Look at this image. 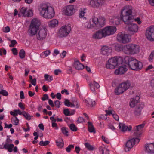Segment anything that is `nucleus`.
<instances>
[{"label":"nucleus","mask_w":154,"mask_h":154,"mask_svg":"<svg viewBox=\"0 0 154 154\" xmlns=\"http://www.w3.org/2000/svg\"><path fill=\"white\" fill-rule=\"evenodd\" d=\"M145 152L147 153H154V143H151L145 145Z\"/></svg>","instance_id":"aec40b11"},{"label":"nucleus","mask_w":154,"mask_h":154,"mask_svg":"<svg viewBox=\"0 0 154 154\" xmlns=\"http://www.w3.org/2000/svg\"><path fill=\"white\" fill-rule=\"evenodd\" d=\"M51 7L46 4H41L38 8L40 14L43 17L46 11L49 9V7Z\"/></svg>","instance_id":"2eb2a0df"},{"label":"nucleus","mask_w":154,"mask_h":154,"mask_svg":"<svg viewBox=\"0 0 154 154\" xmlns=\"http://www.w3.org/2000/svg\"><path fill=\"white\" fill-rule=\"evenodd\" d=\"M2 31L4 32L5 33L8 32L10 31V28L8 26L6 27L3 28Z\"/></svg>","instance_id":"864d4df0"},{"label":"nucleus","mask_w":154,"mask_h":154,"mask_svg":"<svg viewBox=\"0 0 154 154\" xmlns=\"http://www.w3.org/2000/svg\"><path fill=\"white\" fill-rule=\"evenodd\" d=\"M54 15V8L52 7H49L48 11H47L43 17L46 18L51 19L53 18Z\"/></svg>","instance_id":"f3484780"},{"label":"nucleus","mask_w":154,"mask_h":154,"mask_svg":"<svg viewBox=\"0 0 154 154\" xmlns=\"http://www.w3.org/2000/svg\"><path fill=\"white\" fill-rule=\"evenodd\" d=\"M88 131L91 133H96V131L92 122H88Z\"/></svg>","instance_id":"2f4dec72"},{"label":"nucleus","mask_w":154,"mask_h":154,"mask_svg":"<svg viewBox=\"0 0 154 154\" xmlns=\"http://www.w3.org/2000/svg\"><path fill=\"white\" fill-rule=\"evenodd\" d=\"M122 19L119 16L114 17L110 20V22L114 25H118L120 24Z\"/></svg>","instance_id":"393cba45"},{"label":"nucleus","mask_w":154,"mask_h":154,"mask_svg":"<svg viewBox=\"0 0 154 154\" xmlns=\"http://www.w3.org/2000/svg\"><path fill=\"white\" fill-rule=\"evenodd\" d=\"M58 23V21L56 19H53L48 23L49 25L51 27H54Z\"/></svg>","instance_id":"c9c22d12"},{"label":"nucleus","mask_w":154,"mask_h":154,"mask_svg":"<svg viewBox=\"0 0 154 154\" xmlns=\"http://www.w3.org/2000/svg\"><path fill=\"white\" fill-rule=\"evenodd\" d=\"M20 13L23 16L28 17H32L33 14L32 10H27V8L24 7L20 9Z\"/></svg>","instance_id":"dca6fc26"},{"label":"nucleus","mask_w":154,"mask_h":154,"mask_svg":"<svg viewBox=\"0 0 154 154\" xmlns=\"http://www.w3.org/2000/svg\"><path fill=\"white\" fill-rule=\"evenodd\" d=\"M97 17L94 16H93L87 25V27L88 29H90L96 27V23H95V22H97Z\"/></svg>","instance_id":"6ab92c4d"},{"label":"nucleus","mask_w":154,"mask_h":154,"mask_svg":"<svg viewBox=\"0 0 154 154\" xmlns=\"http://www.w3.org/2000/svg\"><path fill=\"white\" fill-rule=\"evenodd\" d=\"M140 139L139 138L134 137L128 140L126 142L125 147V151L126 152L129 151L134 145L135 143H138Z\"/></svg>","instance_id":"423d86ee"},{"label":"nucleus","mask_w":154,"mask_h":154,"mask_svg":"<svg viewBox=\"0 0 154 154\" xmlns=\"http://www.w3.org/2000/svg\"><path fill=\"white\" fill-rule=\"evenodd\" d=\"M23 115L25 118L27 120H30L31 119V117H33L32 116L29 115L27 112L25 111H23Z\"/></svg>","instance_id":"4c0bfd02"},{"label":"nucleus","mask_w":154,"mask_h":154,"mask_svg":"<svg viewBox=\"0 0 154 154\" xmlns=\"http://www.w3.org/2000/svg\"><path fill=\"white\" fill-rule=\"evenodd\" d=\"M74 147V146L73 145H69L68 147L66 148V151L68 152H69L71 151V149H73Z\"/></svg>","instance_id":"3c124183"},{"label":"nucleus","mask_w":154,"mask_h":154,"mask_svg":"<svg viewBox=\"0 0 154 154\" xmlns=\"http://www.w3.org/2000/svg\"><path fill=\"white\" fill-rule=\"evenodd\" d=\"M79 104L78 102H77V100H74L72 99V106L71 107H76V108H79Z\"/></svg>","instance_id":"58836bf2"},{"label":"nucleus","mask_w":154,"mask_h":154,"mask_svg":"<svg viewBox=\"0 0 154 154\" xmlns=\"http://www.w3.org/2000/svg\"><path fill=\"white\" fill-rule=\"evenodd\" d=\"M45 79L48 82H50L53 80L52 76H50L48 74H45L44 75Z\"/></svg>","instance_id":"79ce46f5"},{"label":"nucleus","mask_w":154,"mask_h":154,"mask_svg":"<svg viewBox=\"0 0 154 154\" xmlns=\"http://www.w3.org/2000/svg\"><path fill=\"white\" fill-rule=\"evenodd\" d=\"M97 2L99 6L104 5L106 2L105 0H97Z\"/></svg>","instance_id":"603ef678"},{"label":"nucleus","mask_w":154,"mask_h":154,"mask_svg":"<svg viewBox=\"0 0 154 154\" xmlns=\"http://www.w3.org/2000/svg\"><path fill=\"white\" fill-rule=\"evenodd\" d=\"M124 62L133 70L139 71L143 67V64L141 62L131 57L125 56L124 58Z\"/></svg>","instance_id":"f03ea898"},{"label":"nucleus","mask_w":154,"mask_h":154,"mask_svg":"<svg viewBox=\"0 0 154 154\" xmlns=\"http://www.w3.org/2000/svg\"><path fill=\"white\" fill-rule=\"evenodd\" d=\"M90 5L94 8H97L99 7L97 0V1L94 0H91L90 2Z\"/></svg>","instance_id":"e433bc0d"},{"label":"nucleus","mask_w":154,"mask_h":154,"mask_svg":"<svg viewBox=\"0 0 154 154\" xmlns=\"http://www.w3.org/2000/svg\"><path fill=\"white\" fill-rule=\"evenodd\" d=\"M112 51V49L107 46H103L101 49V53L103 55L108 54Z\"/></svg>","instance_id":"a878e982"},{"label":"nucleus","mask_w":154,"mask_h":154,"mask_svg":"<svg viewBox=\"0 0 154 154\" xmlns=\"http://www.w3.org/2000/svg\"><path fill=\"white\" fill-rule=\"evenodd\" d=\"M85 145L86 148L89 150L92 151L94 149V147L93 146L91 145L88 143H85Z\"/></svg>","instance_id":"ea45409f"},{"label":"nucleus","mask_w":154,"mask_h":154,"mask_svg":"<svg viewBox=\"0 0 154 154\" xmlns=\"http://www.w3.org/2000/svg\"><path fill=\"white\" fill-rule=\"evenodd\" d=\"M139 97L138 96H136L135 98L131 99L130 102V106L131 108L135 107L136 104L139 102Z\"/></svg>","instance_id":"cd10ccee"},{"label":"nucleus","mask_w":154,"mask_h":154,"mask_svg":"<svg viewBox=\"0 0 154 154\" xmlns=\"http://www.w3.org/2000/svg\"><path fill=\"white\" fill-rule=\"evenodd\" d=\"M48 103L51 107H54V105L53 103V101L51 99H49Z\"/></svg>","instance_id":"0e129e2a"},{"label":"nucleus","mask_w":154,"mask_h":154,"mask_svg":"<svg viewBox=\"0 0 154 154\" xmlns=\"http://www.w3.org/2000/svg\"><path fill=\"white\" fill-rule=\"evenodd\" d=\"M146 36L149 41H154V26H151L146 30Z\"/></svg>","instance_id":"9b49d317"},{"label":"nucleus","mask_w":154,"mask_h":154,"mask_svg":"<svg viewBox=\"0 0 154 154\" xmlns=\"http://www.w3.org/2000/svg\"><path fill=\"white\" fill-rule=\"evenodd\" d=\"M12 51L13 54L15 55H17L18 54V52L16 48H14L12 49Z\"/></svg>","instance_id":"bf43d9fd"},{"label":"nucleus","mask_w":154,"mask_h":154,"mask_svg":"<svg viewBox=\"0 0 154 154\" xmlns=\"http://www.w3.org/2000/svg\"><path fill=\"white\" fill-rule=\"evenodd\" d=\"M38 29L35 26L30 25L28 30L29 35L32 36L35 35L36 33L37 34V30Z\"/></svg>","instance_id":"b1692460"},{"label":"nucleus","mask_w":154,"mask_h":154,"mask_svg":"<svg viewBox=\"0 0 154 154\" xmlns=\"http://www.w3.org/2000/svg\"><path fill=\"white\" fill-rule=\"evenodd\" d=\"M93 85L97 88H99L100 87V85L98 83L95 81H94L93 84Z\"/></svg>","instance_id":"e2e57ef3"},{"label":"nucleus","mask_w":154,"mask_h":154,"mask_svg":"<svg viewBox=\"0 0 154 154\" xmlns=\"http://www.w3.org/2000/svg\"><path fill=\"white\" fill-rule=\"evenodd\" d=\"M48 97L47 94H44L43 97L42 98L43 101H44L48 99Z\"/></svg>","instance_id":"774afa93"},{"label":"nucleus","mask_w":154,"mask_h":154,"mask_svg":"<svg viewBox=\"0 0 154 154\" xmlns=\"http://www.w3.org/2000/svg\"><path fill=\"white\" fill-rule=\"evenodd\" d=\"M145 125V124L144 123H142L136 126V128H134L133 136L139 138L142 134L141 131Z\"/></svg>","instance_id":"f8f14e48"},{"label":"nucleus","mask_w":154,"mask_h":154,"mask_svg":"<svg viewBox=\"0 0 154 154\" xmlns=\"http://www.w3.org/2000/svg\"><path fill=\"white\" fill-rule=\"evenodd\" d=\"M10 114L11 115L16 117L17 116L18 114L19 115H23V111L22 112L19 109H16L14 110L13 112L12 111H10Z\"/></svg>","instance_id":"473e14b6"},{"label":"nucleus","mask_w":154,"mask_h":154,"mask_svg":"<svg viewBox=\"0 0 154 154\" xmlns=\"http://www.w3.org/2000/svg\"><path fill=\"white\" fill-rule=\"evenodd\" d=\"M105 37L113 34L116 31V28L114 26H110L105 27L102 29Z\"/></svg>","instance_id":"6e6552de"},{"label":"nucleus","mask_w":154,"mask_h":154,"mask_svg":"<svg viewBox=\"0 0 154 154\" xmlns=\"http://www.w3.org/2000/svg\"><path fill=\"white\" fill-rule=\"evenodd\" d=\"M132 7L130 5H126L121 11V17L125 23L127 25L131 24V22L134 19L132 15Z\"/></svg>","instance_id":"f257e3e1"},{"label":"nucleus","mask_w":154,"mask_h":154,"mask_svg":"<svg viewBox=\"0 0 154 154\" xmlns=\"http://www.w3.org/2000/svg\"><path fill=\"white\" fill-rule=\"evenodd\" d=\"M20 58L23 59L25 58V52L23 49H21L19 53Z\"/></svg>","instance_id":"37998d69"},{"label":"nucleus","mask_w":154,"mask_h":154,"mask_svg":"<svg viewBox=\"0 0 154 154\" xmlns=\"http://www.w3.org/2000/svg\"><path fill=\"white\" fill-rule=\"evenodd\" d=\"M11 120L13 121V124L16 125L19 124V119L16 117L13 116Z\"/></svg>","instance_id":"c03bdc74"},{"label":"nucleus","mask_w":154,"mask_h":154,"mask_svg":"<svg viewBox=\"0 0 154 154\" xmlns=\"http://www.w3.org/2000/svg\"><path fill=\"white\" fill-rule=\"evenodd\" d=\"M63 113L66 116H69L72 115L74 113L70 114V111L68 109H64L63 110Z\"/></svg>","instance_id":"8fccbe9b"},{"label":"nucleus","mask_w":154,"mask_h":154,"mask_svg":"<svg viewBox=\"0 0 154 154\" xmlns=\"http://www.w3.org/2000/svg\"><path fill=\"white\" fill-rule=\"evenodd\" d=\"M99 150L100 152H102V154H109V150L105 147L100 146L99 148Z\"/></svg>","instance_id":"72a5a7b5"},{"label":"nucleus","mask_w":154,"mask_h":154,"mask_svg":"<svg viewBox=\"0 0 154 154\" xmlns=\"http://www.w3.org/2000/svg\"><path fill=\"white\" fill-rule=\"evenodd\" d=\"M130 35L120 32L118 34L117 39L119 42L125 44L130 41Z\"/></svg>","instance_id":"1a4fd4ad"},{"label":"nucleus","mask_w":154,"mask_h":154,"mask_svg":"<svg viewBox=\"0 0 154 154\" xmlns=\"http://www.w3.org/2000/svg\"><path fill=\"white\" fill-rule=\"evenodd\" d=\"M85 100L86 103V106L88 107H91V102L87 100Z\"/></svg>","instance_id":"338daca9"},{"label":"nucleus","mask_w":154,"mask_h":154,"mask_svg":"<svg viewBox=\"0 0 154 154\" xmlns=\"http://www.w3.org/2000/svg\"><path fill=\"white\" fill-rule=\"evenodd\" d=\"M71 30V27L69 26H62L59 30L58 36L59 37H63L67 36Z\"/></svg>","instance_id":"0eeeda50"},{"label":"nucleus","mask_w":154,"mask_h":154,"mask_svg":"<svg viewBox=\"0 0 154 154\" xmlns=\"http://www.w3.org/2000/svg\"><path fill=\"white\" fill-rule=\"evenodd\" d=\"M64 105L68 106L69 107L72 106V103L69 102V100L67 99H65L64 102Z\"/></svg>","instance_id":"09e8293b"},{"label":"nucleus","mask_w":154,"mask_h":154,"mask_svg":"<svg viewBox=\"0 0 154 154\" xmlns=\"http://www.w3.org/2000/svg\"><path fill=\"white\" fill-rule=\"evenodd\" d=\"M123 58L120 56H116L109 59L106 64V67L108 69H114L116 67L122 63Z\"/></svg>","instance_id":"20e7f679"},{"label":"nucleus","mask_w":154,"mask_h":154,"mask_svg":"<svg viewBox=\"0 0 154 154\" xmlns=\"http://www.w3.org/2000/svg\"><path fill=\"white\" fill-rule=\"evenodd\" d=\"M50 143V142L49 141L46 140L45 141H43L42 140L39 142V144L41 146H45L48 145Z\"/></svg>","instance_id":"a18cd8bd"},{"label":"nucleus","mask_w":154,"mask_h":154,"mask_svg":"<svg viewBox=\"0 0 154 154\" xmlns=\"http://www.w3.org/2000/svg\"><path fill=\"white\" fill-rule=\"evenodd\" d=\"M119 127L121 131L122 132H125L128 130V131H130L132 129V127L130 125L128 127L124 124L120 123L119 125Z\"/></svg>","instance_id":"bb28decb"},{"label":"nucleus","mask_w":154,"mask_h":154,"mask_svg":"<svg viewBox=\"0 0 154 154\" xmlns=\"http://www.w3.org/2000/svg\"><path fill=\"white\" fill-rule=\"evenodd\" d=\"M11 44L9 45L10 47H13L17 43V41L15 40H11Z\"/></svg>","instance_id":"5fc2aeb1"},{"label":"nucleus","mask_w":154,"mask_h":154,"mask_svg":"<svg viewBox=\"0 0 154 154\" xmlns=\"http://www.w3.org/2000/svg\"><path fill=\"white\" fill-rule=\"evenodd\" d=\"M97 21L95 22L96 27L99 28L103 27L105 24V19L104 17H101L99 19L97 18Z\"/></svg>","instance_id":"412c9836"},{"label":"nucleus","mask_w":154,"mask_h":154,"mask_svg":"<svg viewBox=\"0 0 154 154\" xmlns=\"http://www.w3.org/2000/svg\"><path fill=\"white\" fill-rule=\"evenodd\" d=\"M74 66L77 70L82 69L84 68L83 64L80 63L79 61H75L74 63Z\"/></svg>","instance_id":"c756f323"},{"label":"nucleus","mask_w":154,"mask_h":154,"mask_svg":"<svg viewBox=\"0 0 154 154\" xmlns=\"http://www.w3.org/2000/svg\"><path fill=\"white\" fill-rule=\"evenodd\" d=\"M144 107L143 104L140 103L137 106L134 110V114L136 117H138L141 115L142 110Z\"/></svg>","instance_id":"ddd939ff"},{"label":"nucleus","mask_w":154,"mask_h":154,"mask_svg":"<svg viewBox=\"0 0 154 154\" xmlns=\"http://www.w3.org/2000/svg\"><path fill=\"white\" fill-rule=\"evenodd\" d=\"M14 147V145L13 144H8V143H6L4 145L3 148L7 149L8 152H12L13 151V148Z\"/></svg>","instance_id":"7c9ffc66"},{"label":"nucleus","mask_w":154,"mask_h":154,"mask_svg":"<svg viewBox=\"0 0 154 154\" xmlns=\"http://www.w3.org/2000/svg\"><path fill=\"white\" fill-rule=\"evenodd\" d=\"M140 48L139 45L135 44L124 45L123 52L127 54H133L138 53Z\"/></svg>","instance_id":"7ed1b4c3"},{"label":"nucleus","mask_w":154,"mask_h":154,"mask_svg":"<svg viewBox=\"0 0 154 154\" xmlns=\"http://www.w3.org/2000/svg\"><path fill=\"white\" fill-rule=\"evenodd\" d=\"M105 111L106 112V114H105L106 116L107 115H110V114L112 115L114 113V111H109V110H106Z\"/></svg>","instance_id":"6e6d98bb"},{"label":"nucleus","mask_w":154,"mask_h":154,"mask_svg":"<svg viewBox=\"0 0 154 154\" xmlns=\"http://www.w3.org/2000/svg\"><path fill=\"white\" fill-rule=\"evenodd\" d=\"M84 119L82 117H79L77 121L79 123H82L84 121Z\"/></svg>","instance_id":"69168bd1"},{"label":"nucleus","mask_w":154,"mask_h":154,"mask_svg":"<svg viewBox=\"0 0 154 154\" xmlns=\"http://www.w3.org/2000/svg\"><path fill=\"white\" fill-rule=\"evenodd\" d=\"M47 35V29L45 28L39 29L37 32V39L40 40H43L45 38Z\"/></svg>","instance_id":"9d476101"},{"label":"nucleus","mask_w":154,"mask_h":154,"mask_svg":"<svg viewBox=\"0 0 154 154\" xmlns=\"http://www.w3.org/2000/svg\"><path fill=\"white\" fill-rule=\"evenodd\" d=\"M61 142H59L57 141H56V143L57 146L59 147H63L64 146V143L62 139H61Z\"/></svg>","instance_id":"de8ad7c7"},{"label":"nucleus","mask_w":154,"mask_h":154,"mask_svg":"<svg viewBox=\"0 0 154 154\" xmlns=\"http://www.w3.org/2000/svg\"><path fill=\"white\" fill-rule=\"evenodd\" d=\"M124 45L121 44H117L115 46V50L117 51L123 52V47Z\"/></svg>","instance_id":"f704fd0d"},{"label":"nucleus","mask_w":154,"mask_h":154,"mask_svg":"<svg viewBox=\"0 0 154 154\" xmlns=\"http://www.w3.org/2000/svg\"><path fill=\"white\" fill-rule=\"evenodd\" d=\"M63 12L65 15L68 16L72 15L75 12L73 6L72 5L66 6L63 10Z\"/></svg>","instance_id":"4468645a"},{"label":"nucleus","mask_w":154,"mask_h":154,"mask_svg":"<svg viewBox=\"0 0 154 154\" xmlns=\"http://www.w3.org/2000/svg\"><path fill=\"white\" fill-rule=\"evenodd\" d=\"M130 82L128 80L121 83L115 89V94L119 95L123 93L130 88Z\"/></svg>","instance_id":"39448f33"},{"label":"nucleus","mask_w":154,"mask_h":154,"mask_svg":"<svg viewBox=\"0 0 154 154\" xmlns=\"http://www.w3.org/2000/svg\"><path fill=\"white\" fill-rule=\"evenodd\" d=\"M68 129L65 127H63L61 128V130L62 133L66 136H69L68 132L67 130Z\"/></svg>","instance_id":"a19ab883"},{"label":"nucleus","mask_w":154,"mask_h":154,"mask_svg":"<svg viewBox=\"0 0 154 154\" xmlns=\"http://www.w3.org/2000/svg\"><path fill=\"white\" fill-rule=\"evenodd\" d=\"M0 94L7 96L8 95V93L6 90H3L0 92Z\"/></svg>","instance_id":"4d7b16f0"},{"label":"nucleus","mask_w":154,"mask_h":154,"mask_svg":"<svg viewBox=\"0 0 154 154\" xmlns=\"http://www.w3.org/2000/svg\"><path fill=\"white\" fill-rule=\"evenodd\" d=\"M92 37L96 39H100L105 37L102 29L96 32L93 34Z\"/></svg>","instance_id":"4be33fe9"},{"label":"nucleus","mask_w":154,"mask_h":154,"mask_svg":"<svg viewBox=\"0 0 154 154\" xmlns=\"http://www.w3.org/2000/svg\"><path fill=\"white\" fill-rule=\"evenodd\" d=\"M70 129L73 131H77V128L76 126L73 124H71L69 125Z\"/></svg>","instance_id":"49530a36"},{"label":"nucleus","mask_w":154,"mask_h":154,"mask_svg":"<svg viewBox=\"0 0 154 154\" xmlns=\"http://www.w3.org/2000/svg\"><path fill=\"white\" fill-rule=\"evenodd\" d=\"M132 21V20L131 22V24L128 25L129 26L128 27V30L130 34H133L137 32L138 27L136 24H132L131 23Z\"/></svg>","instance_id":"a211bd4d"},{"label":"nucleus","mask_w":154,"mask_h":154,"mask_svg":"<svg viewBox=\"0 0 154 154\" xmlns=\"http://www.w3.org/2000/svg\"><path fill=\"white\" fill-rule=\"evenodd\" d=\"M41 24L40 21L37 18L33 19L31 21L30 25L38 28Z\"/></svg>","instance_id":"c85d7f7f"},{"label":"nucleus","mask_w":154,"mask_h":154,"mask_svg":"<svg viewBox=\"0 0 154 154\" xmlns=\"http://www.w3.org/2000/svg\"><path fill=\"white\" fill-rule=\"evenodd\" d=\"M60 102L59 101L57 100L54 102V104L56 107L57 108H59L60 107Z\"/></svg>","instance_id":"052dcab7"},{"label":"nucleus","mask_w":154,"mask_h":154,"mask_svg":"<svg viewBox=\"0 0 154 154\" xmlns=\"http://www.w3.org/2000/svg\"><path fill=\"white\" fill-rule=\"evenodd\" d=\"M85 12L83 11L82 9L80 10L79 11V17L80 18H82L84 15Z\"/></svg>","instance_id":"13d9d810"},{"label":"nucleus","mask_w":154,"mask_h":154,"mask_svg":"<svg viewBox=\"0 0 154 154\" xmlns=\"http://www.w3.org/2000/svg\"><path fill=\"white\" fill-rule=\"evenodd\" d=\"M127 70V69L125 65L120 66L115 71L114 73L116 75L122 74L124 73Z\"/></svg>","instance_id":"5701e85b"},{"label":"nucleus","mask_w":154,"mask_h":154,"mask_svg":"<svg viewBox=\"0 0 154 154\" xmlns=\"http://www.w3.org/2000/svg\"><path fill=\"white\" fill-rule=\"evenodd\" d=\"M154 52H152L151 53L149 57V61H151L152 60L154 57Z\"/></svg>","instance_id":"680f3d73"}]
</instances>
